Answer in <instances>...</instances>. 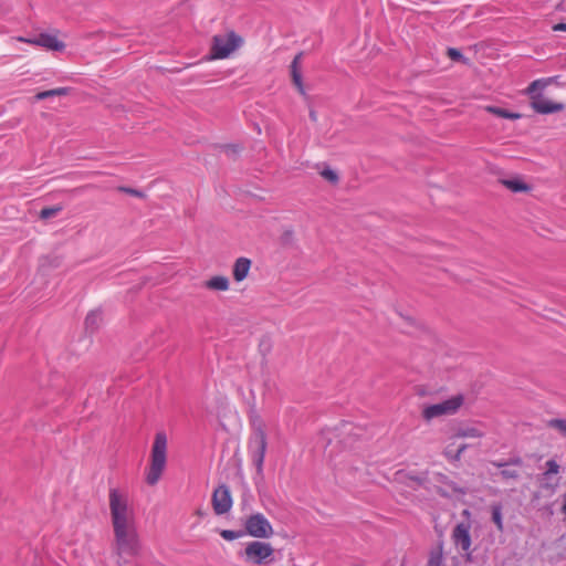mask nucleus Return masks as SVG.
I'll list each match as a JSON object with an SVG mask.
<instances>
[{
	"mask_svg": "<svg viewBox=\"0 0 566 566\" xmlns=\"http://www.w3.org/2000/svg\"><path fill=\"white\" fill-rule=\"evenodd\" d=\"M220 535L226 541H234L244 535L243 531H233V530H223L220 532Z\"/></svg>",
	"mask_w": 566,
	"mask_h": 566,
	"instance_id": "29",
	"label": "nucleus"
},
{
	"mask_svg": "<svg viewBox=\"0 0 566 566\" xmlns=\"http://www.w3.org/2000/svg\"><path fill=\"white\" fill-rule=\"evenodd\" d=\"M167 447L168 439L166 432L158 431L151 446L149 469L145 476V481L148 485L154 486L161 479L167 465Z\"/></svg>",
	"mask_w": 566,
	"mask_h": 566,
	"instance_id": "2",
	"label": "nucleus"
},
{
	"mask_svg": "<svg viewBox=\"0 0 566 566\" xmlns=\"http://www.w3.org/2000/svg\"><path fill=\"white\" fill-rule=\"evenodd\" d=\"M447 54L452 61L462 62L464 64L469 63V59L465 57L462 52L455 48H449Z\"/></svg>",
	"mask_w": 566,
	"mask_h": 566,
	"instance_id": "28",
	"label": "nucleus"
},
{
	"mask_svg": "<svg viewBox=\"0 0 566 566\" xmlns=\"http://www.w3.org/2000/svg\"><path fill=\"white\" fill-rule=\"evenodd\" d=\"M502 510H503V506L501 503H494L491 505L492 521L495 524L499 532H503V530H504Z\"/></svg>",
	"mask_w": 566,
	"mask_h": 566,
	"instance_id": "19",
	"label": "nucleus"
},
{
	"mask_svg": "<svg viewBox=\"0 0 566 566\" xmlns=\"http://www.w3.org/2000/svg\"><path fill=\"white\" fill-rule=\"evenodd\" d=\"M102 321V312L99 310L90 311L85 317V331L93 334L97 331L99 322Z\"/></svg>",
	"mask_w": 566,
	"mask_h": 566,
	"instance_id": "17",
	"label": "nucleus"
},
{
	"mask_svg": "<svg viewBox=\"0 0 566 566\" xmlns=\"http://www.w3.org/2000/svg\"><path fill=\"white\" fill-rule=\"evenodd\" d=\"M20 42H27L30 44L39 45L45 48L46 50L53 52H62L65 49V43L57 39V36L42 32L38 36L33 39L18 38Z\"/></svg>",
	"mask_w": 566,
	"mask_h": 566,
	"instance_id": "9",
	"label": "nucleus"
},
{
	"mask_svg": "<svg viewBox=\"0 0 566 566\" xmlns=\"http://www.w3.org/2000/svg\"><path fill=\"white\" fill-rule=\"evenodd\" d=\"M532 108L538 114H553L565 109L563 103H555L544 98L542 95L533 96L531 101Z\"/></svg>",
	"mask_w": 566,
	"mask_h": 566,
	"instance_id": "11",
	"label": "nucleus"
},
{
	"mask_svg": "<svg viewBox=\"0 0 566 566\" xmlns=\"http://www.w3.org/2000/svg\"><path fill=\"white\" fill-rule=\"evenodd\" d=\"M500 474L504 480H517L520 478V472L515 469H510V467L501 470Z\"/></svg>",
	"mask_w": 566,
	"mask_h": 566,
	"instance_id": "31",
	"label": "nucleus"
},
{
	"mask_svg": "<svg viewBox=\"0 0 566 566\" xmlns=\"http://www.w3.org/2000/svg\"><path fill=\"white\" fill-rule=\"evenodd\" d=\"M548 426L557 429L564 437H566V419H551Z\"/></svg>",
	"mask_w": 566,
	"mask_h": 566,
	"instance_id": "30",
	"label": "nucleus"
},
{
	"mask_svg": "<svg viewBox=\"0 0 566 566\" xmlns=\"http://www.w3.org/2000/svg\"><path fill=\"white\" fill-rule=\"evenodd\" d=\"M274 549L270 543L253 541L247 544L243 552L240 553L247 563L254 565L266 564L272 558Z\"/></svg>",
	"mask_w": 566,
	"mask_h": 566,
	"instance_id": "6",
	"label": "nucleus"
},
{
	"mask_svg": "<svg viewBox=\"0 0 566 566\" xmlns=\"http://www.w3.org/2000/svg\"><path fill=\"white\" fill-rule=\"evenodd\" d=\"M553 31L555 32H566V23L559 22L553 25Z\"/></svg>",
	"mask_w": 566,
	"mask_h": 566,
	"instance_id": "36",
	"label": "nucleus"
},
{
	"mask_svg": "<svg viewBox=\"0 0 566 566\" xmlns=\"http://www.w3.org/2000/svg\"><path fill=\"white\" fill-rule=\"evenodd\" d=\"M491 464L497 469L503 470L507 467V460H493L491 461Z\"/></svg>",
	"mask_w": 566,
	"mask_h": 566,
	"instance_id": "35",
	"label": "nucleus"
},
{
	"mask_svg": "<svg viewBox=\"0 0 566 566\" xmlns=\"http://www.w3.org/2000/svg\"><path fill=\"white\" fill-rule=\"evenodd\" d=\"M463 403L462 395L452 396L441 402L429 405L423 408L422 417L430 421L442 416L454 415Z\"/></svg>",
	"mask_w": 566,
	"mask_h": 566,
	"instance_id": "5",
	"label": "nucleus"
},
{
	"mask_svg": "<svg viewBox=\"0 0 566 566\" xmlns=\"http://www.w3.org/2000/svg\"><path fill=\"white\" fill-rule=\"evenodd\" d=\"M63 263V256L51 253L39 259V272L48 275L52 270L59 269Z\"/></svg>",
	"mask_w": 566,
	"mask_h": 566,
	"instance_id": "12",
	"label": "nucleus"
},
{
	"mask_svg": "<svg viewBox=\"0 0 566 566\" xmlns=\"http://www.w3.org/2000/svg\"><path fill=\"white\" fill-rule=\"evenodd\" d=\"M321 175L326 179L328 180L329 182L332 184H335L338 181V175L336 174V171L329 169V168H325Z\"/></svg>",
	"mask_w": 566,
	"mask_h": 566,
	"instance_id": "32",
	"label": "nucleus"
},
{
	"mask_svg": "<svg viewBox=\"0 0 566 566\" xmlns=\"http://www.w3.org/2000/svg\"><path fill=\"white\" fill-rule=\"evenodd\" d=\"M140 291H142V286L140 284H135L134 286H132L127 292H126V295H125V303L128 305V306H133L135 303L138 302V298H139V295H140Z\"/></svg>",
	"mask_w": 566,
	"mask_h": 566,
	"instance_id": "23",
	"label": "nucleus"
},
{
	"mask_svg": "<svg viewBox=\"0 0 566 566\" xmlns=\"http://www.w3.org/2000/svg\"><path fill=\"white\" fill-rule=\"evenodd\" d=\"M302 55H303L302 53H298L293 59V61L291 63V74H292L293 83L297 87L298 92L302 95H305L306 92H305V87L303 85L302 74H301V72L298 70V65H300Z\"/></svg>",
	"mask_w": 566,
	"mask_h": 566,
	"instance_id": "14",
	"label": "nucleus"
},
{
	"mask_svg": "<svg viewBox=\"0 0 566 566\" xmlns=\"http://www.w3.org/2000/svg\"><path fill=\"white\" fill-rule=\"evenodd\" d=\"M244 534L255 538H270L274 530L270 521L262 513H253L244 521Z\"/></svg>",
	"mask_w": 566,
	"mask_h": 566,
	"instance_id": "7",
	"label": "nucleus"
},
{
	"mask_svg": "<svg viewBox=\"0 0 566 566\" xmlns=\"http://www.w3.org/2000/svg\"><path fill=\"white\" fill-rule=\"evenodd\" d=\"M353 429V426L348 422H345L342 424V430L343 432H346V433H349Z\"/></svg>",
	"mask_w": 566,
	"mask_h": 566,
	"instance_id": "37",
	"label": "nucleus"
},
{
	"mask_svg": "<svg viewBox=\"0 0 566 566\" xmlns=\"http://www.w3.org/2000/svg\"><path fill=\"white\" fill-rule=\"evenodd\" d=\"M230 286L229 279L223 275H216L205 282V287L211 291H228Z\"/></svg>",
	"mask_w": 566,
	"mask_h": 566,
	"instance_id": "15",
	"label": "nucleus"
},
{
	"mask_svg": "<svg viewBox=\"0 0 566 566\" xmlns=\"http://www.w3.org/2000/svg\"><path fill=\"white\" fill-rule=\"evenodd\" d=\"M242 43V38L233 31L223 34H216L212 38L208 60L227 59L231 55L232 52L238 50Z\"/></svg>",
	"mask_w": 566,
	"mask_h": 566,
	"instance_id": "3",
	"label": "nucleus"
},
{
	"mask_svg": "<svg viewBox=\"0 0 566 566\" xmlns=\"http://www.w3.org/2000/svg\"><path fill=\"white\" fill-rule=\"evenodd\" d=\"M109 510L115 551L119 559L130 563L138 557L142 545L127 499L117 489L109 490Z\"/></svg>",
	"mask_w": 566,
	"mask_h": 566,
	"instance_id": "1",
	"label": "nucleus"
},
{
	"mask_svg": "<svg viewBox=\"0 0 566 566\" xmlns=\"http://www.w3.org/2000/svg\"><path fill=\"white\" fill-rule=\"evenodd\" d=\"M62 206H51V207H44L40 210L39 217L42 220H49L53 217H55L59 212L62 211Z\"/></svg>",
	"mask_w": 566,
	"mask_h": 566,
	"instance_id": "25",
	"label": "nucleus"
},
{
	"mask_svg": "<svg viewBox=\"0 0 566 566\" xmlns=\"http://www.w3.org/2000/svg\"><path fill=\"white\" fill-rule=\"evenodd\" d=\"M71 91H72L71 87H56V88H52V90L40 91L33 96V99L35 102H40V101H44V99H48L51 97L66 96L70 94Z\"/></svg>",
	"mask_w": 566,
	"mask_h": 566,
	"instance_id": "16",
	"label": "nucleus"
},
{
	"mask_svg": "<svg viewBox=\"0 0 566 566\" xmlns=\"http://www.w3.org/2000/svg\"><path fill=\"white\" fill-rule=\"evenodd\" d=\"M119 191L136 196L138 198H142V190L136 188H129V187H119Z\"/></svg>",
	"mask_w": 566,
	"mask_h": 566,
	"instance_id": "33",
	"label": "nucleus"
},
{
	"mask_svg": "<svg viewBox=\"0 0 566 566\" xmlns=\"http://www.w3.org/2000/svg\"><path fill=\"white\" fill-rule=\"evenodd\" d=\"M467 448L468 444H461L455 451H453L450 447H447L444 450V455L452 461H459Z\"/></svg>",
	"mask_w": 566,
	"mask_h": 566,
	"instance_id": "27",
	"label": "nucleus"
},
{
	"mask_svg": "<svg viewBox=\"0 0 566 566\" xmlns=\"http://www.w3.org/2000/svg\"><path fill=\"white\" fill-rule=\"evenodd\" d=\"M212 506L217 515L228 513L232 507V497L227 485H219L212 494Z\"/></svg>",
	"mask_w": 566,
	"mask_h": 566,
	"instance_id": "10",
	"label": "nucleus"
},
{
	"mask_svg": "<svg viewBox=\"0 0 566 566\" xmlns=\"http://www.w3.org/2000/svg\"><path fill=\"white\" fill-rule=\"evenodd\" d=\"M486 111L497 117L506 118V119H518L522 117L520 113L511 112L506 108L496 107V106H488Z\"/></svg>",
	"mask_w": 566,
	"mask_h": 566,
	"instance_id": "21",
	"label": "nucleus"
},
{
	"mask_svg": "<svg viewBox=\"0 0 566 566\" xmlns=\"http://www.w3.org/2000/svg\"><path fill=\"white\" fill-rule=\"evenodd\" d=\"M501 182L512 192H525L530 190V187L520 178L502 179Z\"/></svg>",
	"mask_w": 566,
	"mask_h": 566,
	"instance_id": "18",
	"label": "nucleus"
},
{
	"mask_svg": "<svg viewBox=\"0 0 566 566\" xmlns=\"http://www.w3.org/2000/svg\"><path fill=\"white\" fill-rule=\"evenodd\" d=\"M250 268H251L250 259L244 258V256L237 259L233 264V270H232L234 280L237 282L243 281L248 276Z\"/></svg>",
	"mask_w": 566,
	"mask_h": 566,
	"instance_id": "13",
	"label": "nucleus"
},
{
	"mask_svg": "<svg viewBox=\"0 0 566 566\" xmlns=\"http://www.w3.org/2000/svg\"><path fill=\"white\" fill-rule=\"evenodd\" d=\"M471 525L469 523H459L452 531V541L454 545L463 553L467 562L472 560V539H471Z\"/></svg>",
	"mask_w": 566,
	"mask_h": 566,
	"instance_id": "8",
	"label": "nucleus"
},
{
	"mask_svg": "<svg viewBox=\"0 0 566 566\" xmlns=\"http://www.w3.org/2000/svg\"><path fill=\"white\" fill-rule=\"evenodd\" d=\"M523 459L521 457H512L507 460V467H522Z\"/></svg>",
	"mask_w": 566,
	"mask_h": 566,
	"instance_id": "34",
	"label": "nucleus"
},
{
	"mask_svg": "<svg viewBox=\"0 0 566 566\" xmlns=\"http://www.w3.org/2000/svg\"><path fill=\"white\" fill-rule=\"evenodd\" d=\"M310 117H311V119H312V120H314V122L317 119V117H316V113H315L314 111H311V112H310Z\"/></svg>",
	"mask_w": 566,
	"mask_h": 566,
	"instance_id": "38",
	"label": "nucleus"
},
{
	"mask_svg": "<svg viewBox=\"0 0 566 566\" xmlns=\"http://www.w3.org/2000/svg\"><path fill=\"white\" fill-rule=\"evenodd\" d=\"M546 84L547 82L545 80H535L528 85L526 92L530 95L531 101H533V96L542 95L541 91L545 88Z\"/></svg>",
	"mask_w": 566,
	"mask_h": 566,
	"instance_id": "24",
	"label": "nucleus"
},
{
	"mask_svg": "<svg viewBox=\"0 0 566 566\" xmlns=\"http://www.w3.org/2000/svg\"><path fill=\"white\" fill-rule=\"evenodd\" d=\"M266 447V434L264 430L260 427L253 432L249 442V455L252 460L253 465L255 467L256 474L259 476L263 475V463Z\"/></svg>",
	"mask_w": 566,
	"mask_h": 566,
	"instance_id": "4",
	"label": "nucleus"
},
{
	"mask_svg": "<svg viewBox=\"0 0 566 566\" xmlns=\"http://www.w3.org/2000/svg\"><path fill=\"white\" fill-rule=\"evenodd\" d=\"M454 438H482L484 432L476 427H464L457 430Z\"/></svg>",
	"mask_w": 566,
	"mask_h": 566,
	"instance_id": "22",
	"label": "nucleus"
},
{
	"mask_svg": "<svg viewBox=\"0 0 566 566\" xmlns=\"http://www.w3.org/2000/svg\"><path fill=\"white\" fill-rule=\"evenodd\" d=\"M559 464L555 460H548L546 462V471L543 473V480L548 481L552 475H557L559 473Z\"/></svg>",
	"mask_w": 566,
	"mask_h": 566,
	"instance_id": "26",
	"label": "nucleus"
},
{
	"mask_svg": "<svg viewBox=\"0 0 566 566\" xmlns=\"http://www.w3.org/2000/svg\"><path fill=\"white\" fill-rule=\"evenodd\" d=\"M443 545L440 542L437 547L431 549L429 559H428V566H444L443 563Z\"/></svg>",
	"mask_w": 566,
	"mask_h": 566,
	"instance_id": "20",
	"label": "nucleus"
}]
</instances>
